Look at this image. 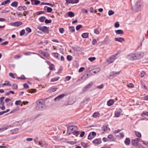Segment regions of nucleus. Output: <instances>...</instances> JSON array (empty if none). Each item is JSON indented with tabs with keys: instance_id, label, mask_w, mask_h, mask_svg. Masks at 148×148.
I'll list each match as a JSON object with an SVG mask.
<instances>
[{
	"instance_id": "ddd939ff",
	"label": "nucleus",
	"mask_w": 148,
	"mask_h": 148,
	"mask_svg": "<svg viewBox=\"0 0 148 148\" xmlns=\"http://www.w3.org/2000/svg\"><path fill=\"white\" fill-rule=\"evenodd\" d=\"M64 96L65 95L63 94L60 95L55 98L54 99V100L55 101H56L57 100H59L60 99H62Z\"/></svg>"
},
{
	"instance_id": "f3484780",
	"label": "nucleus",
	"mask_w": 148,
	"mask_h": 148,
	"mask_svg": "<svg viewBox=\"0 0 148 148\" xmlns=\"http://www.w3.org/2000/svg\"><path fill=\"white\" fill-rule=\"evenodd\" d=\"M141 82V88L142 89H145L146 90H148V89L147 88L146 86L144 84V83L142 82V81H140Z\"/></svg>"
},
{
	"instance_id": "680f3d73",
	"label": "nucleus",
	"mask_w": 148,
	"mask_h": 148,
	"mask_svg": "<svg viewBox=\"0 0 148 148\" xmlns=\"http://www.w3.org/2000/svg\"><path fill=\"white\" fill-rule=\"evenodd\" d=\"M121 130H119V129H118L117 130H115L114 132H113V133L114 134H116V133H119L121 131Z\"/></svg>"
},
{
	"instance_id": "473e14b6",
	"label": "nucleus",
	"mask_w": 148,
	"mask_h": 148,
	"mask_svg": "<svg viewBox=\"0 0 148 148\" xmlns=\"http://www.w3.org/2000/svg\"><path fill=\"white\" fill-rule=\"evenodd\" d=\"M68 15L69 17H72L74 16L75 14L73 12H68Z\"/></svg>"
},
{
	"instance_id": "bf43d9fd",
	"label": "nucleus",
	"mask_w": 148,
	"mask_h": 148,
	"mask_svg": "<svg viewBox=\"0 0 148 148\" xmlns=\"http://www.w3.org/2000/svg\"><path fill=\"white\" fill-rule=\"evenodd\" d=\"M26 30L28 33H30L32 32L31 29L29 27H27L25 29Z\"/></svg>"
},
{
	"instance_id": "c756f323",
	"label": "nucleus",
	"mask_w": 148,
	"mask_h": 148,
	"mask_svg": "<svg viewBox=\"0 0 148 148\" xmlns=\"http://www.w3.org/2000/svg\"><path fill=\"white\" fill-rule=\"evenodd\" d=\"M89 34L87 33H84L82 35V36L84 38H86L88 37Z\"/></svg>"
},
{
	"instance_id": "9d476101",
	"label": "nucleus",
	"mask_w": 148,
	"mask_h": 148,
	"mask_svg": "<svg viewBox=\"0 0 148 148\" xmlns=\"http://www.w3.org/2000/svg\"><path fill=\"white\" fill-rule=\"evenodd\" d=\"M68 129L69 130H70L71 131V133L74 130L77 131L78 129V127L77 126H69L68 128Z\"/></svg>"
},
{
	"instance_id": "bb28decb",
	"label": "nucleus",
	"mask_w": 148,
	"mask_h": 148,
	"mask_svg": "<svg viewBox=\"0 0 148 148\" xmlns=\"http://www.w3.org/2000/svg\"><path fill=\"white\" fill-rule=\"evenodd\" d=\"M18 130L17 128L14 129L10 130V132L12 134L16 133L18 132Z\"/></svg>"
},
{
	"instance_id": "e433bc0d",
	"label": "nucleus",
	"mask_w": 148,
	"mask_h": 148,
	"mask_svg": "<svg viewBox=\"0 0 148 148\" xmlns=\"http://www.w3.org/2000/svg\"><path fill=\"white\" fill-rule=\"evenodd\" d=\"M145 74V72L142 71L140 72V74H139V76H140L141 77H142L144 76Z\"/></svg>"
},
{
	"instance_id": "a19ab883",
	"label": "nucleus",
	"mask_w": 148,
	"mask_h": 148,
	"mask_svg": "<svg viewBox=\"0 0 148 148\" xmlns=\"http://www.w3.org/2000/svg\"><path fill=\"white\" fill-rule=\"evenodd\" d=\"M144 55V52L140 51L139 53V58H142Z\"/></svg>"
},
{
	"instance_id": "603ef678",
	"label": "nucleus",
	"mask_w": 148,
	"mask_h": 148,
	"mask_svg": "<svg viewBox=\"0 0 148 148\" xmlns=\"http://www.w3.org/2000/svg\"><path fill=\"white\" fill-rule=\"evenodd\" d=\"M54 67V66L53 64H51L49 67V69L50 70H53Z\"/></svg>"
},
{
	"instance_id": "72a5a7b5",
	"label": "nucleus",
	"mask_w": 148,
	"mask_h": 148,
	"mask_svg": "<svg viewBox=\"0 0 148 148\" xmlns=\"http://www.w3.org/2000/svg\"><path fill=\"white\" fill-rule=\"evenodd\" d=\"M10 0H6L3 2H2L1 3V5H4L8 3H9L10 2Z\"/></svg>"
},
{
	"instance_id": "423d86ee",
	"label": "nucleus",
	"mask_w": 148,
	"mask_h": 148,
	"mask_svg": "<svg viewBox=\"0 0 148 148\" xmlns=\"http://www.w3.org/2000/svg\"><path fill=\"white\" fill-rule=\"evenodd\" d=\"M138 138H136L135 139H132L131 140L132 145L135 146L138 145Z\"/></svg>"
},
{
	"instance_id": "6e6552de",
	"label": "nucleus",
	"mask_w": 148,
	"mask_h": 148,
	"mask_svg": "<svg viewBox=\"0 0 148 148\" xmlns=\"http://www.w3.org/2000/svg\"><path fill=\"white\" fill-rule=\"evenodd\" d=\"M38 29L43 32H46L48 31L47 27L46 26L39 27H38Z\"/></svg>"
},
{
	"instance_id": "412c9836",
	"label": "nucleus",
	"mask_w": 148,
	"mask_h": 148,
	"mask_svg": "<svg viewBox=\"0 0 148 148\" xmlns=\"http://www.w3.org/2000/svg\"><path fill=\"white\" fill-rule=\"evenodd\" d=\"M22 24V23L21 22L18 21L14 23L13 25L14 26L18 27L21 25Z\"/></svg>"
},
{
	"instance_id": "a18cd8bd",
	"label": "nucleus",
	"mask_w": 148,
	"mask_h": 148,
	"mask_svg": "<svg viewBox=\"0 0 148 148\" xmlns=\"http://www.w3.org/2000/svg\"><path fill=\"white\" fill-rule=\"evenodd\" d=\"M82 27V26L81 25H77L76 27V29L77 30H78L80 28Z\"/></svg>"
},
{
	"instance_id": "4468645a",
	"label": "nucleus",
	"mask_w": 148,
	"mask_h": 148,
	"mask_svg": "<svg viewBox=\"0 0 148 148\" xmlns=\"http://www.w3.org/2000/svg\"><path fill=\"white\" fill-rule=\"evenodd\" d=\"M100 71V69L99 68H97L94 69H93L90 71V72L94 73L95 74L98 73Z\"/></svg>"
},
{
	"instance_id": "c03bdc74",
	"label": "nucleus",
	"mask_w": 148,
	"mask_h": 148,
	"mask_svg": "<svg viewBox=\"0 0 148 148\" xmlns=\"http://www.w3.org/2000/svg\"><path fill=\"white\" fill-rule=\"evenodd\" d=\"M120 136L119 138H123L124 136V133L123 132H122L119 133Z\"/></svg>"
},
{
	"instance_id": "6e6d98bb",
	"label": "nucleus",
	"mask_w": 148,
	"mask_h": 148,
	"mask_svg": "<svg viewBox=\"0 0 148 148\" xmlns=\"http://www.w3.org/2000/svg\"><path fill=\"white\" fill-rule=\"evenodd\" d=\"M25 30L24 29H23L20 32V35L21 36H23L25 33Z\"/></svg>"
},
{
	"instance_id": "0eeeda50",
	"label": "nucleus",
	"mask_w": 148,
	"mask_h": 148,
	"mask_svg": "<svg viewBox=\"0 0 148 148\" xmlns=\"http://www.w3.org/2000/svg\"><path fill=\"white\" fill-rule=\"evenodd\" d=\"M96 135V133L95 132H91L89 134L88 138V139H91L95 137Z\"/></svg>"
},
{
	"instance_id": "de8ad7c7",
	"label": "nucleus",
	"mask_w": 148,
	"mask_h": 148,
	"mask_svg": "<svg viewBox=\"0 0 148 148\" xmlns=\"http://www.w3.org/2000/svg\"><path fill=\"white\" fill-rule=\"evenodd\" d=\"M88 60L91 62H93L96 59V58L95 57H90L88 58Z\"/></svg>"
},
{
	"instance_id": "8fccbe9b",
	"label": "nucleus",
	"mask_w": 148,
	"mask_h": 148,
	"mask_svg": "<svg viewBox=\"0 0 148 148\" xmlns=\"http://www.w3.org/2000/svg\"><path fill=\"white\" fill-rule=\"evenodd\" d=\"M21 103V100L16 101L15 102V104L16 105H20Z\"/></svg>"
},
{
	"instance_id": "f257e3e1",
	"label": "nucleus",
	"mask_w": 148,
	"mask_h": 148,
	"mask_svg": "<svg viewBox=\"0 0 148 148\" xmlns=\"http://www.w3.org/2000/svg\"><path fill=\"white\" fill-rule=\"evenodd\" d=\"M45 101L43 99H40L36 101L37 106L36 109L38 110H41L44 108L45 106Z\"/></svg>"
},
{
	"instance_id": "aec40b11",
	"label": "nucleus",
	"mask_w": 148,
	"mask_h": 148,
	"mask_svg": "<svg viewBox=\"0 0 148 148\" xmlns=\"http://www.w3.org/2000/svg\"><path fill=\"white\" fill-rule=\"evenodd\" d=\"M130 138H127L125 139L124 141L126 145H129L130 144Z\"/></svg>"
},
{
	"instance_id": "5701e85b",
	"label": "nucleus",
	"mask_w": 148,
	"mask_h": 148,
	"mask_svg": "<svg viewBox=\"0 0 148 148\" xmlns=\"http://www.w3.org/2000/svg\"><path fill=\"white\" fill-rule=\"evenodd\" d=\"M115 32L117 34H123V31L121 29L115 30Z\"/></svg>"
},
{
	"instance_id": "393cba45",
	"label": "nucleus",
	"mask_w": 148,
	"mask_h": 148,
	"mask_svg": "<svg viewBox=\"0 0 148 148\" xmlns=\"http://www.w3.org/2000/svg\"><path fill=\"white\" fill-rule=\"evenodd\" d=\"M13 127V126L11 125H6L5 127L2 128L1 129V130L2 131H3L5 130H6L7 129H8L10 127Z\"/></svg>"
},
{
	"instance_id": "1a4fd4ad",
	"label": "nucleus",
	"mask_w": 148,
	"mask_h": 148,
	"mask_svg": "<svg viewBox=\"0 0 148 148\" xmlns=\"http://www.w3.org/2000/svg\"><path fill=\"white\" fill-rule=\"evenodd\" d=\"M95 144L98 145H99L102 142L101 139L100 138H97L94 140L92 142Z\"/></svg>"
},
{
	"instance_id": "4be33fe9",
	"label": "nucleus",
	"mask_w": 148,
	"mask_h": 148,
	"mask_svg": "<svg viewBox=\"0 0 148 148\" xmlns=\"http://www.w3.org/2000/svg\"><path fill=\"white\" fill-rule=\"evenodd\" d=\"M100 116V114L98 112H96L94 113L92 115L93 117L95 118L99 117Z\"/></svg>"
},
{
	"instance_id": "f03ea898",
	"label": "nucleus",
	"mask_w": 148,
	"mask_h": 148,
	"mask_svg": "<svg viewBox=\"0 0 148 148\" xmlns=\"http://www.w3.org/2000/svg\"><path fill=\"white\" fill-rule=\"evenodd\" d=\"M117 54H116L115 55H113L110 56L106 60L107 62L109 64H110L114 61L116 59V56Z\"/></svg>"
},
{
	"instance_id": "7ed1b4c3",
	"label": "nucleus",
	"mask_w": 148,
	"mask_h": 148,
	"mask_svg": "<svg viewBox=\"0 0 148 148\" xmlns=\"http://www.w3.org/2000/svg\"><path fill=\"white\" fill-rule=\"evenodd\" d=\"M127 58L130 60H134L137 59L136 54L131 53L127 55Z\"/></svg>"
},
{
	"instance_id": "39448f33",
	"label": "nucleus",
	"mask_w": 148,
	"mask_h": 148,
	"mask_svg": "<svg viewBox=\"0 0 148 148\" xmlns=\"http://www.w3.org/2000/svg\"><path fill=\"white\" fill-rule=\"evenodd\" d=\"M146 116L148 117V112L144 111L141 114V116L142 118H141V120L146 119L148 120V119H147L145 116Z\"/></svg>"
},
{
	"instance_id": "37998d69",
	"label": "nucleus",
	"mask_w": 148,
	"mask_h": 148,
	"mask_svg": "<svg viewBox=\"0 0 148 148\" xmlns=\"http://www.w3.org/2000/svg\"><path fill=\"white\" fill-rule=\"evenodd\" d=\"M46 7L47 8V10L48 12L50 13L52 12L53 10L51 8L47 6Z\"/></svg>"
},
{
	"instance_id": "a211bd4d",
	"label": "nucleus",
	"mask_w": 148,
	"mask_h": 148,
	"mask_svg": "<svg viewBox=\"0 0 148 148\" xmlns=\"http://www.w3.org/2000/svg\"><path fill=\"white\" fill-rule=\"evenodd\" d=\"M113 104L114 101L113 99H110L107 102V104L108 106H111Z\"/></svg>"
},
{
	"instance_id": "a878e982",
	"label": "nucleus",
	"mask_w": 148,
	"mask_h": 148,
	"mask_svg": "<svg viewBox=\"0 0 148 148\" xmlns=\"http://www.w3.org/2000/svg\"><path fill=\"white\" fill-rule=\"evenodd\" d=\"M18 2L17 1H15L12 3L11 4V5L12 7H17L18 5Z\"/></svg>"
},
{
	"instance_id": "3c124183",
	"label": "nucleus",
	"mask_w": 148,
	"mask_h": 148,
	"mask_svg": "<svg viewBox=\"0 0 148 148\" xmlns=\"http://www.w3.org/2000/svg\"><path fill=\"white\" fill-rule=\"evenodd\" d=\"M32 54H35V53L29 52L25 53L24 54L26 56H29Z\"/></svg>"
},
{
	"instance_id": "ea45409f",
	"label": "nucleus",
	"mask_w": 148,
	"mask_h": 148,
	"mask_svg": "<svg viewBox=\"0 0 148 148\" xmlns=\"http://www.w3.org/2000/svg\"><path fill=\"white\" fill-rule=\"evenodd\" d=\"M102 128L103 130L104 131L103 133H104L107 130L108 127L107 126H104L102 127Z\"/></svg>"
},
{
	"instance_id": "4c0bfd02",
	"label": "nucleus",
	"mask_w": 148,
	"mask_h": 148,
	"mask_svg": "<svg viewBox=\"0 0 148 148\" xmlns=\"http://www.w3.org/2000/svg\"><path fill=\"white\" fill-rule=\"evenodd\" d=\"M39 52L42 54L44 56L46 57V55L45 52L42 50H40L39 51Z\"/></svg>"
},
{
	"instance_id": "c85d7f7f",
	"label": "nucleus",
	"mask_w": 148,
	"mask_h": 148,
	"mask_svg": "<svg viewBox=\"0 0 148 148\" xmlns=\"http://www.w3.org/2000/svg\"><path fill=\"white\" fill-rule=\"evenodd\" d=\"M108 139H109L110 140V141H113L114 139V136L111 134L109 135L108 136Z\"/></svg>"
},
{
	"instance_id": "5fc2aeb1",
	"label": "nucleus",
	"mask_w": 148,
	"mask_h": 148,
	"mask_svg": "<svg viewBox=\"0 0 148 148\" xmlns=\"http://www.w3.org/2000/svg\"><path fill=\"white\" fill-rule=\"evenodd\" d=\"M114 13V12L112 10H109L108 12V14L110 16L113 14Z\"/></svg>"
},
{
	"instance_id": "7c9ffc66",
	"label": "nucleus",
	"mask_w": 148,
	"mask_h": 148,
	"mask_svg": "<svg viewBox=\"0 0 148 148\" xmlns=\"http://www.w3.org/2000/svg\"><path fill=\"white\" fill-rule=\"evenodd\" d=\"M144 6V3L143 1L141 0H139V8L142 7Z\"/></svg>"
},
{
	"instance_id": "49530a36",
	"label": "nucleus",
	"mask_w": 148,
	"mask_h": 148,
	"mask_svg": "<svg viewBox=\"0 0 148 148\" xmlns=\"http://www.w3.org/2000/svg\"><path fill=\"white\" fill-rule=\"evenodd\" d=\"M127 86L128 87L130 88H133L134 86V85L132 84L131 83H130L129 84H127Z\"/></svg>"
},
{
	"instance_id": "e2e57ef3",
	"label": "nucleus",
	"mask_w": 148,
	"mask_h": 148,
	"mask_svg": "<svg viewBox=\"0 0 148 148\" xmlns=\"http://www.w3.org/2000/svg\"><path fill=\"white\" fill-rule=\"evenodd\" d=\"M79 2V0H72V4L77 3Z\"/></svg>"
},
{
	"instance_id": "c9c22d12",
	"label": "nucleus",
	"mask_w": 148,
	"mask_h": 148,
	"mask_svg": "<svg viewBox=\"0 0 148 148\" xmlns=\"http://www.w3.org/2000/svg\"><path fill=\"white\" fill-rule=\"evenodd\" d=\"M69 29L70 31L71 32H75V29L74 27L73 26L69 27Z\"/></svg>"
},
{
	"instance_id": "13d9d810",
	"label": "nucleus",
	"mask_w": 148,
	"mask_h": 148,
	"mask_svg": "<svg viewBox=\"0 0 148 148\" xmlns=\"http://www.w3.org/2000/svg\"><path fill=\"white\" fill-rule=\"evenodd\" d=\"M9 75L12 78L14 79L15 78L14 75L13 73H9Z\"/></svg>"
},
{
	"instance_id": "774afa93",
	"label": "nucleus",
	"mask_w": 148,
	"mask_h": 148,
	"mask_svg": "<svg viewBox=\"0 0 148 148\" xmlns=\"http://www.w3.org/2000/svg\"><path fill=\"white\" fill-rule=\"evenodd\" d=\"M143 100L145 101H148V95L145 96L144 97Z\"/></svg>"
},
{
	"instance_id": "4d7b16f0",
	"label": "nucleus",
	"mask_w": 148,
	"mask_h": 148,
	"mask_svg": "<svg viewBox=\"0 0 148 148\" xmlns=\"http://www.w3.org/2000/svg\"><path fill=\"white\" fill-rule=\"evenodd\" d=\"M51 20H49L47 19H45V22L46 24H48L51 23Z\"/></svg>"
},
{
	"instance_id": "f8f14e48",
	"label": "nucleus",
	"mask_w": 148,
	"mask_h": 148,
	"mask_svg": "<svg viewBox=\"0 0 148 148\" xmlns=\"http://www.w3.org/2000/svg\"><path fill=\"white\" fill-rule=\"evenodd\" d=\"M114 40L116 41H118L121 42H124L125 40L123 38L119 37V38H114Z\"/></svg>"
},
{
	"instance_id": "9b49d317",
	"label": "nucleus",
	"mask_w": 148,
	"mask_h": 148,
	"mask_svg": "<svg viewBox=\"0 0 148 148\" xmlns=\"http://www.w3.org/2000/svg\"><path fill=\"white\" fill-rule=\"evenodd\" d=\"M93 84V83L92 82L90 83L89 84L86 85L83 89L84 90H87L88 89L90 88L91 87Z\"/></svg>"
},
{
	"instance_id": "cd10ccee",
	"label": "nucleus",
	"mask_w": 148,
	"mask_h": 148,
	"mask_svg": "<svg viewBox=\"0 0 148 148\" xmlns=\"http://www.w3.org/2000/svg\"><path fill=\"white\" fill-rule=\"evenodd\" d=\"M27 8L25 6H19L17 9L18 10H25Z\"/></svg>"
},
{
	"instance_id": "6ab92c4d",
	"label": "nucleus",
	"mask_w": 148,
	"mask_h": 148,
	"mask_svg": "<svg viewBox=\"0 0 148 148\" xmlns=\"http://www.w3.org/2000/svg\"><path fill=\"white\" fill-rule=\"evenodd\" d=\"M58 88L57 87H52L49 90V91L50 92H53L56 91Z\"/></svg>"
},
{
	"instance_id": "20e7f679",
	"label": "nucleus",
	"mask_w": 148,
	"mask_h": 148,
	"mask_svg": "<svg viewBox=\"0 0 148 148\" xmlns=\"http://www.w3.org/2000/svg\"><path fill=\"white\" fill-rule=\"evenodd\" d=\"M39 144L41 147L45 148H47L48 146V144L44 140L39 141Z\"/></svg>"
},
{
	"instance_id": "2f4dec72",
	"label": "nucleus",
	"mask_w": 148,
	"mask_h": 148,
	"mask_svg": "<svg viewBox=\"0 0 148 148\" xmlns=\"http://www.w3.org/2000/svg\"><path fill=\"white\" fill-rule=\"evenodd\" d=\"M60 77H55L54 78H53L51 79V82H54L55 81H58Z\"/></svg>"
},
{
	"instance_id": "0e129e2a",
	"label": "nucleus",
	"mask_w": 148,
	"mask_h": 148,
	"mask_svg": "<svg viewBox=\"0 0 148 148\" xmlns=\"http://www.w3.org/2000/svg\"><path fill=\"white\" fill-rule=\"evenodd\" d=\"M53 54H54V57L56 58H58L59 54L57 53H54Z\"/></svg>"
},
{
	"instance_id": "58836bf2",
	"label": "nucleus",
	"mask_w": 148,
	"mask_h": 148,
	"mask_svg": "<svg viewBox=\"0 0 148 148\" xmlns=\"http://www.w3.org/2000/svg\"><path fill=\"white\" fill-rule=\"evenodd\" d=\"M26 78L25 77V76L23 75H22L20 77H17V79H21L22 80H24Z\"/></svg>"
},
{
	"instance_id": "b1692460",
	"label": "nucleus",
	"mask_w": 148,
	"mask_h": 148,
	"mask_svg": "<svg viewBox=\"0 0 148 148\" xmlns=\"http://www.w3.org/2000/svg\"><path fill=\"white\" fill-rule=\"evenodd\" d=\"M46 17L45 16H42L40 17L39 18V21L41 22H43L45 21Z\"/></svg>"
},
{
	"instance_id": "052dcab7",
	"label": "nucleus",
	"mask_w": 148,
	"mask_h": 148,
	"mask_svg": "<svg viewBox=\"0 0 148 148\" xmlns=\"http://www.w3.org/2000/svg\"><path fill=\"white\" fill-rule=\"evenodd\" d=\"M44 13V11H41L37 12L36 13V14L37 15H39L40 14H42Z\"/></svg>"
},
{
	"instance_id": "79ce46f5",
	"label": "nucleus",
	"mask_w": 148,
	"mask_h": 148,
	"mask_svg": "<svg viewBox=\"0 0 148 148\" xmlns=\"http://www.w3.org/2000/svg\"><path fill=\"white\" fill-rule=\"evenodd\" d=\"M72 57L71 55H68L67 56V59L69 61H71L72 60Z\"/></svg>"
},
{
	"instance_id": "69168bd1",
	"label": "nucleus",
	"mask_w": 148,
	"mask_h": 148,
	"mask_svg": "<svg viewBox=\"0 0 148 148\" xmlns=\"http://www.w3.org/2000/svg\"><path fill=\"white\" fill-rule=\"evenodd\" d=\"M85 69L84 68V67H81L80 68L78 72L79 73L81 72L82 71H83Z\"/></svg>"
},
{
	"instance_id": "dca6fc26",
	"label": "nucleus",
	"mask_w": 148,
	"mask_h": 148,
	"mask_svg": "<svg viewBox=\"0 0 148 148\" xmlns=\"http://www.w3.org/2000/svg\"><path fill=\"white\" fill-rule=\"evenodd\" d=\"M5 86H12V85L10 83V82L8 81H6L5 82V83L3 84L2 85V87H4Z\"/></svg>"
},
{
	"instance_id": "864d4df0",
	"label": "nucleus",
	"mask_w": 148,
	"mask_h": 148,
	"mask_svg": "<svg viewBox=\"0 0 148 148\" xmlns=\"http://www.w3.org/2000/svg\"><path fill=\"white\" fill-rule=\"evenodd\" d=\"M94 32L97 34H99V32L98 29H96L94 30Z\"/></svg>"
},
{
	"instance_id": "09e8293b",
	"label": "nucleus",
	"mask_w": 148,
	"mask_h": 148,
	"mask_svg": "<svg viewBox=\"0 0 148 148\" xmlns=\"http://www.w3.org/2000/svg\"><path fill=\"white\" fill-rule=\"evenodd\" d=\"M12 88L14 89H16L17 88V85L15 84H13L12 86Z\"/></svg>"
},
{
	"instance_id": "f704fd0d",
	"label": "nucleus",
	"mask_w": 148,
	"mask_h": 148,
	"mask_svg": "<svg viewBox=\"0 0 148 148\" xmlns=\"http://www.w3.org/2000/svg\"><path fill=\"white\" fill-rule=\"evenodd\" d=\"M73 135H75L76 136H77L79 134V132L77 131H74L72 132V133Z\"/></svg>"
},
{
	"instance_id": "2eb2a0df",
	"label": "nucleus",
	"mask_w": 148,
	"mask_h": 148,
	"mask_svg": "<svg viewBox=\"0 0 148 148\" xmlns=\"http://www.w3.org/2000/svg\"><path fill=\"white\" fill-rule=\"evenodd\" d=\"M120 72L112 71L111 72L110 75V76H115L119 75Z\"/></svg>"
},
{
	"instance_id": "338daca9",
	"label": "nucleus",
	"mask_w": 148,
	"mask_h": 148,
	"mask_svg": "<svg viewBox=\"0 0 148 148\" xmlns=\"http://www.w3.org/2000/svg\"><path fill=\"white\" fill-rule=\"evenodd\" d=\"M141 142L143 143V144L145 145H148V142H145L142 140H141L140 141Z\"/></svg>"
}]
</instances>
